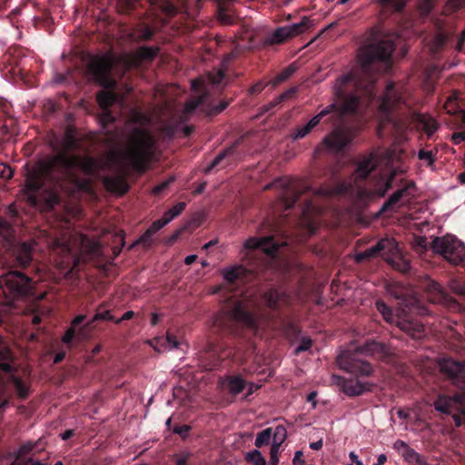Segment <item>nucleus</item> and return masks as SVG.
I'll return each mask as SVG.
<instances>
[{"label":"nucleus","instance_id":"f257e3e1","mask_svg":"<svg viewBox=\"0 0 465 465\" xmlns=\"http://www.w3.org/2000/svg\"><path fill=\"white\" fill-rule=\"evenodd\" d=\"M394 50L395 44L391 39H381L362 46L358 54L359 65L336 81L335 94L341 103V111L334 104L327 106L305 125L298 127L292 134V139L304 138L322 120L330 123L334 114H355L361 97L372 98L375 95L377 74L391 69Z\"/></svg>","mask_w":465,"mask_h":465},{"label":"nucleus","instance_id":"f03ea898","mask_svg":"<svg viewBox=\"0 0 465 465\" xmlns=\"http://www.w3.org/2000/svg\"><path fill=\"white\" fill-rule=\"evenodd\" d=\"M76 167L86 175H94L100 163L92 156L64 152L40 160L26 175L24 191L27 202L43 212L52 211L61 203L59 189L64 184H80Z\"/></svg>","mask_w":465,"mask_h":465},{"label":"nucleus","instance_id":"7ed1b4c3","mask_svg":"<svg viewBox=\"0 0 465 465\" xmlns=\"http://www.w3.org/2000/svg\"><path fill=\"white\" fill-rule=\"evenodd\" d=\"M376 308L387 322L395 325L413 340H421L426 334L420 316L432 313L429 307L411 296L404 297L394 311L383 301H377Z\"/></svg>","mask_w":465,"mask_h":465},{"label":"nucleus","instance_id":"20e7f679","mask_svg":"<svg viewBox=\"0 0 465 465\" xmlns=\"http://www.w3.org/2000/svg\"><path fill=\"white\" fill-rule=\"evenodd\" d=\"M440 371L452 381L462 393H456L452 398L440 396L434 401L436 411L451 415L456 426L465 422V365L451 358H442L439 361Z\"/></svg>","mask_w":465,"mask_h":465},{"label":"nucleus","instance_id":"39448f33","mask_svg":"<svg viewBox=\"0 0 465 465\" xmlns=\"http://www.w3.org/2000/svg\"><path fill=\"white\" fill-rule=\"evenodd\" d=\"M392 354L391 347L381 341H368L363 345L342 351L337 357V363L341 369L356 376H370L372 366L363 359V356H371L384 360Z\"/></svg>","mask_w":465,"mask_h":465},{"label":"nucleus","instance_id":"423d86ee","mask_svg":"<svg viewBox=\"0 0 465 465\" xmlns=\"http://www.w3.org/2000/svg\"><path fill=\"white\" fill-rule=\"evenodd\" d=\"M240 327L253 329L256 319L248 311L245 302L232 296L226 306L214 317L212 332L237 334Z\"/></svg>","mask_w":465,"mask_h":465},{"label":"nucleus","instance_id":"0eeeda50","mask_svg":"<svg viewBox=\"0 0 465 465\" xmlns=\"http://www.w3.org/2000/svg\"><path fill=\"white\" fill-rule=\"evenodd\" d=\"M154 149V139L151 133L142 127H134L130 132L124 159L132 170L143 173L148 168Z\"/></svg>","mask_w":465,"mask_h":465},{"label":"nucleus","instance_id":"6e6552de","mask_svg":"<svg viewBox=\"0 0 465 465\" xmlns=\"http://www.w3.org/2000/svg\"><path fill=\"white\" fill-rule=\"evenodd\" d=\"M0 289L13 301H41L45 293L36 292V282L17 268H10L0 275Z\"/></svg>","mask_w":465,"mask_h":465},{"label":"nucleus","instance_id":"1a4fd4ad","mask_svg":"<svg viewBox=\"0 0 465 465\" xmlns=\"http://www.w3.org/2000/svg\"><path fill=\"white\" fill-rule=\"evenodd\" d=\"M431 249L454 265L461 263L465 259L464 243L451 234L435 237L431 242Z\"/></svg>","mask_w":465,"mask_h":465},{"label":"nucleus","instance_id":"9d476101","mask_svg":"<svg viewBox=\"0 0 465 465\" xmlns=\"http://www.w3.org/2000/svg\"><path fill=\"white\" fill-rule=\"evenodd\" d=\"M260 265L247 268L243 265L227 267L222 270L221 273L225 282V285H220L215 288L213 292H219L223 288L233 290L240 284H246L259 277Z\"/></svg>","mask_w":465,"mask_h":465},{"label":"nucleus","instance_id":"9b49d317","mask_svg":"<svg viewBox=\"0 0 465 465\" xmlns=\"http://www.w3.org/2000/svg\"><path fill=\"white\" fill-rule=\"evenodd\" d=\"M231 354L232 351L225 349L223 343L209 341L205 349L201 352L200 364L206 371L217 370Z\"/></svg>","mask_w":465,"mask_h":465},{"label":"nucleus","instance_id":"f8f14e48","mask_svg":"<svg viewBox=\"0 0 465 465\" xmlns=\"http://www.w3.org/2000/svg\"><path fill=\"white\" fill-rule=\"evenodd\" d=\"M275 187L282 188L279 197L281 198L285 210L292 208L299 201L302 194L311 191L308 186H302L301 183L292 179H280L274 182Z\"/></svg>","mask_w":465,"mask_h":465},{"label":"nucleus","instance_id":"ddd939ff","mask_svg":"<svg viewBox=\"0 0 465 465\" xmlns=\"http://www.w3.org/2000/svg\"><path fill=\"white\" fill-rule=\"evenodd\" d=\"M310 19L304 16L300 23L278 27L265 38L264 43L269 45L282 44L305 32L310 27Z\"/></svg>","mask_w":465,"mask_h":465},{"label":"nucleus","instance_id":"4468645a","mask_svg":"<svg viewBox=\"0 0 465 465\" xmlns=\"http://www.w3.org/2000/svg\"><path fill=\"white\" fill-rule=\"evenodd\" d=\"M406 104L405 93L402 86H398L394 82H389L382 95L380 105L381 110L389 114L401 108Z\"/></svg>","mask_w":465,"mask_h":465},{"label":"nucleus","instance_id":"2eb2a0df","mask_svg":"<svg viewBox=\"0 0 465 465\" xmlns=\"http://www.w3.org/2000/svg\"><path fill=\"white\" fill-rule=\"evenodd\" d=\"M262 302L272 312L273 316L280 318L285 314V310L291 305L292 299L284 292L272 288L263 292Z\"/></svg>","mask_w":465,"mask_h":465},{"label":"nucleus","instance_id":"dca6fc26","mask_svg":"<svg viewBox=\"0 0 465 465\" xmlns=\"http://www.w3.org/2000/svg\"><path fill=\"white\" fill-rule=\"evenodd\" d=\"M89 71L96 83L104 88H113L115 84L111 76L112 63L104 57L93 60L89 64Z\"/></svg>","mask_w":465,"mask_h":465},{"label":"nucleus","instance_id":"f3484780","mask_svg":"<svg viewBox=\"0 0 465 465\" xmlns=\"http://www.w3.org/2000/svg\"><path fill=\"white\" fill-rule=\"evenodd\" d=\"M426 299L432 304H447L450 302L448 292L443 287L430 278L423 282Z\"/></svg>","mask_w":465,"mask_h":465},{"label":"nucleus","instance_id":"a211bd4d","mask_svg":"<svg viewBox=\"0 0 465 465\" xmlns=\"http://www.w3.org/2000/svg\"><path fill=\"white\" fill-rule=\"evenodd\" d=\"M396 249V243L393 239H381L375 245L356 254L357 262H362L371 258L382 255L384 252H392Z\"/></svg>","mask_w":465,"mask_h":465},{"label":"nucleus","instance_id":"6ab92c4d","mask_svg":"<svg viewBox=\"0 0 465 465\" xmlns=\"http://www.w3.org/2000/svg\"><path fill=\"white\" fill-rule=\"evenodd\" d=\"M272 241L273 237L272 236L249 238L243 244L244 249L248 251L245 255H250L252 252H255L256 251L272 255L278 250V245L272 243Z\"/></svg>","mask_w":465,"mask_h":465},{"label":"nucleus","instance_id":"aec40b11","mask_svg":"<svg viewBox=\"0 0 465 465\" xmlns=\"http://www.w3.org/2000/svg\"><path fill=\"white\" fill-rule=\"evenodd\" d=\"M379 163L380 161L375 153L361 156L354 173L355 180H365L377 168Z\"/></svg>","mask_w":465,"mask_h":465},{"label":"nucleus","instance_id":"412c9836","mask_svg":"<svg viewBox=\"0 0 465 465\" xmlns=\"http://www.w3.org/2000/svg\"><path fill=\"white\" fill-rule=\"evenodd\" d=\"M337 379V383L341 390L349 397L360 396L365 391H371V384L369 382H361L359 380L342 377H338Z\"/></svg>","mask_w":465,"mask_h":465},{"label":"nucleus","instance_id":"4be33fe9","mask_svg":"<svg viewBox=\"0 0 465 465\" xmlns=\"http://www.w3.org/2000/svg\"><path fill=\"white\" fill-rule=\"evenodd\" d=\"M35 242H24L19 243L14 250V261L17 267L27 268L33 261Z\"/></svg>","mask_w":465,"mask_h":465},{"label":"nucleus","instance_id":"5701e85b","mask_svg":"<svg viewBox=\"0 0 465 465\" xmlns=\"http://www.w3.org/2000/svg\"><path fill=\"white\" fill-rule=\"evenodd\" d=\"M103 183L108 192L118 195L125 194L130 189L124 176H106Z\"/></svg>","mask_w":465,"mask_h":465},{"label":"nucleus","instance_id":"b1692460","mask_svg":"<svg viewBox=\"0 0 465 465\" xmlns=\"http://www.w3.org/2000/svg\"><path fill=\"white\" fill-rule=\"evenodd\" d=\"M347 143V137L341 130H334L325 136L322 141V144L331 151H341Z\"/></svg>","mask_w":465,"mask_h":465},{"label":"nucleus","instance_id":"393cba45","mask_svg":"<svg viewBox=\"0 0 465 465\" xmlns=\"http://www.w3.org/2000/svg\"><path fill=\"white\" fill-rule=\"evenodd\" d=\"M216 3V15L218 21L225 25L233 24L234 18L229 14V5L231 0H214Z\"/></svg>","mask_w":465,"mask_h":465},{"label":"nucleus","instance_id":"a878e982","mask_svg":"<svg viewBox=\"0 0 465 465\" xmlns=\"http://www.w3.org/2000/svg\"><path fill=\"white\" fill-rule=\"evenodd\" d=\"M414 183H411L407 184L406 186L402 187L401 189L397 190L395 193H393L388 200L382 204L380 213H385L389 210H391L392 207L397 204L403 196L408 194V192L410 188L413 187Z\"/></svg>","mask_w":465,"mask_h":465},{"label":"nucleus","instance_id":"bb28decb","mask_svg":"<svg viewBox=\"0 0 465 465\" xmlns=\"http://www.w3.org/2000/svg\"><path fill=\"white\" fill-rule=\"evenodd\" d=\"M300 208L303 221L310 223L311 231L312 232H314L315 228L311 223V218L313 214L319 212L318 206L312 200L305 199L302 204L300 205Z\"/></svg>","mask_w":465,"mask_h":465},{"label":"nucleus","instance_id":"cd10ccee","mask_svg":"<svg viewBox=\"0 0 465 465\" xmlns=\"http://www.w3.org/2000/svg\"><path fill=\"white\" fill-rule=\"evenodd\" d=\"M225 381L230 393L233 395H237L243 391L247 385L246 381L239 374L228 375L225 377Z\"/></svg>","mask_w":465,"mask_h":465},{"label":"nucleus","instance_id":"c85d7f7f","mask_svg":"<svg viewBox=\"0 0 465 465\" xmlns=\"http://www.w3.org/2000/svg\"><path fill=\"white\" fill-rule=\"evenodd\" d=\"M10 382L13 383L17 397L21 401H25L29 397L30 394V385L25 383L20 377L11 375L9 377Z\"/></svg>","mask_w":465,"mask_h":465},{"label":"nucleus","instance_id":"c756f323","mask_svg":"<svg viewBox=\"0 0 465 465\" xmlns=\"http://www.w3.org/2000/svg\"><path fill=\"white\" fill-rule=\"evenodd\" d=\"M13 355L9 348L0 346V370L5 373H11L14 371V368L11 364Z\"/></svg>","mask_w":465,"mask_h":465},{"label":"nucleus","instance_id":"7c9ffc66","mask_svg":"<svg viewBox=\"0 0 465 465\" xmlns=\"http://www.w3.org/2000/svg\"><path fill=\"white\" fill-rule=\"evenodd\" d=\"M151 6H157L163 14L173 16L177 13L176 5L171 0H149Z\"/></svg>","mask_w":465,"mask_h":465},{"label":"nucleus","instance_id":"2f4dec72","mask_svg":"<svg viewBox=\"0 0 465 465\" xmlns=\"http://www.w3.org/2000/svg\"><path fill=\"white\" fill-rule=\"evenodd\" d=\"M97 321H110V322H115V319L114 317L111 314L110 311H104V312H97L93 319L87 322L86 324L81 326L79 329H78V334L82 335L84 334V332L88 329L90 328L93 323H94L95 322Z\"/></svg>","mask_w":465,"mask_h":465},{"label":"nucleus","instance_id":"473e14b6","mask_svg":"<svg viewBox=\"0 0 465 465\" xmlns=\"http://www.w3.org/2000/svg\"><path fill=\"white\" fill-rule=\"evenodd\" d=\"M391 182L388 180L384 183V187L378 190L375 193H372L365 188H359L358 192H357V197L361 201L368 200V199L371 198L373 194H377L378 196L382 197L385 195V193L391 188Z\"/></svg>","mask_w":465,"mask_h":465},{"label":"nucleus","instance_id":"72a5a7b5","mask_svg":"<svg viewBox=\"0 0 465 465\" xmlns=\"http://www.w3.org/2000/svg\"><path fill=\"white\" fill-rule=\"evenodd\" d=\"M158 46H141L136 51L137 57L142 61H153L159 54Z\"/></svg>","mask_w":465,"mask_h":465},{"label":"nucleus","instance_id":"f704fd0d","mask_svg":"<svg viewBox=\"0 0 465 465\" xmlns=\"http://www.w3.org/2000/svg\"><path fill=\"white\" fill-rule=\"evenodd\" d=\"M238 146V142H235L231 146L227 147L221 153H219L215 158L212 161L211 164L205 169V173H210L213 168L219 165V163L227 156L232 155Z\"/></svg>","mask_w":465,"mask_h":465},{"label":"nucleus","instance_id":"c9c22d12","mask_svg":"<svg viewBox=\"0 0 465 465\" xmlns=\"http://www.w3.org/2000/svg\"><path fill=\"white\" fill-rule=\"evenodd\" d=\"M296 69H297V67L294 65V64H292L289 66L285 67L280 74H278L271 81V84L272 86H277L278 84L285 82L294 74Z\"/></svg>","mask_w":465,"mask_h":465},{"label":"nucleus","instance_id":"e433bc0d","mask_svg":"<svg viewBox=\"0 0 465 465\" xmlns=\"http://www.w3.org/2000/svg\"><path fill=\"white\" fill-rule=\"evenodd\" d=\"M394 449L401 455L405 461L410 460L411 456L416 452V450L411 448L406 442L403 440H398L394 443Z\"/></svg>","mask_w":465,"mask_h":465},{"label":"nucleus","instance_id":"4c0bfd02","mask_svg":"<svg viewBox=\"0 0 465 465\" xmlns=\"http://www.w3.org/2000/svg\"><path fill=\"white\" fill-rule=\"evenodd\" d=\"M5 217L14 225H19L22 223V217L20 212L16 208L15 203H11L7 206L5 212Z\"/></svg>","mask_w":465,"mask_h":465},{"label":"nucleus","instance_id":"58836bf2","mask_svg":"<svg viewBox=\"0 0 465 465\" xmlns=\"http://www.w3.org/2000/svg\"><path fill=\"white\" fill-rule=\"evenodd\" d=\"M287 437V430L284 426L278 425L274 430L272 429V443L273 446L281 447Z\"/></svg>","mask_w":465,"mask_h":465},{"label":"nucleus","instance_id":"ea45409f","mask_svg":"<svg viewBox=\"0 0 465 465\" xmlns=\"http://www.w3.org/2000/svg\"><path fill=\"white\" fill-rule=\"evenodd\" d=\"M272 428H267V429L262 430L256 436L255 442H254L255 446L257 448H262L263 446H267L272 440Z\"/></svg>","mask_w":465,"mask_h":465},{"label":"nucleus","instance_id":"a19ab883","mask_svg":"<svg viewBox=\"0 0 465 465\" xmlns=\"http://www.w3.org/2000/svg\"><path fill=\"white\" fill-rule=\"evenodd\" d=\"M137 5L138 0H117L116 8L121 14H131Z\"/></svg>","mask_w":465,"mask_h":465},{"label":"nucleus","instance_id":"79ce46f5","mask_svg":"<svg viewBox=\"0 0 465 465\" xmlns=\"http://www.w3.org/2000/svg\"><path fill=\"white\" fill-rule=\"evenodd\" d=\"M186 207V203L184 202H179L173 208L169 209L163 213V218L169 223L175 217L180 215Z\"/></svg>","mask_w":465,"mask_h":465},{"label":"nucleus","instance_id":"37998d69","mask_svg":"<svg viewBox=\"0 0 465 465\" xmlns=\"http://www.w3.org/2000/svg\"><path fill=\"white\" fill-rule=\"evenodd\" d=\"M97 101L102 107H109L115 101V94L113 92L101 91L97 94Z\"/></svg>","mask_w":465,"mask_h":465},{"label":"nucleus","instance_id":"c03bdc74","mask_svg":"<svg viewBox=\"0 0 465 465\" xmlns=\"http://www.w3.org/2000/svg\"><path fill=\"white\" fill-rule=\"evenodd\" d=\"M393 269L400 271L401 272H408L411 270V263L408 260L399 256L391 262Z\"/></svg>","mask_w":465,"mask_h":465},{"label":"nucleus","instance_id":"a18cd8bd","mask_svg":"<svg viewBox=\"0 0 465 465\" xmlns=\"http://www.w3.org/2000/svg\"><path fill=\"white\" fill-rule=\"evenodd\" d=\"M246 460L253 465H266V460L261 451L254 450L246 455Z\"/></svg>","mask_w":465,"mask_h":465},{"label":"nucleus","instance_id":"49530a36","mask_svg":"<svg viewBox=\"0 0 465 465\" xmlns=\"http://www.w3.org/2000/svg\"><path fill=\"white\" fill-rule=\"evenodd\" d=\"M14 224L5 216H0V232L9 236L15 233Z\"/></svg>","mask_w":465,"mask_h":465},{"label":"nucleus","instance_id":"de8ad7c7","mask_svg":"<svg viewBox=\"0 0 465 465\" xmlns=\"http://www.w3.org/2000/svg\"><path fill=\"white\" fill-rule=\"evenodd\" d=\"M153 233L151 232V231H148L146 230L143 235H141L132 245L134 246V245H137V244H142L143 247L145 248H148L152 245L153 243V240H152V237H153Z\"/></svg>","mask_w":465,"mask_h":465},{"label":"nucleus","instance_id":"09e8293b","mask_svg":"<svg viewBox=\"0 0 465 465\" xmlns=\"http://www.w3.org/2000/svg\"><path fill=\"white\" fill-rule=\"evenodd\" d=\"M418 158L420 160L426 161L428 165H432L436 160V153H434L432 151L420 149L418 152Z\"/></svg>","mask_w":465,"mask_h":465},{"label":"nucleus","instance_id":"8fccbe9b","mask_svg":"<svg viewBox=\"0 0 465 465\" xmlns=\"http://www.w3.org/2000/svg\"><path fill=\"white\" fill-rule=\"evenodd\" d=\"M450 290L460 295L465 296V282L459 280H451L450 282Z\"/></svg>","mask_w":465,"mask_h":465},{"label":"nucleus","instance_id":"3c124183","mask_svg":"<svg viewBox=\"0 0 465 465\" xmlns=\"http://www.w3.org/2000/svg\"><path fill=\"white\" fill-rule=\"evenodd\" d=\"M154 35V31L148 25H144L141 28L138 35V39L140 41H149Z\"/></svg>","mask_w":465,"mask_h":465},{"label":"nucleus","instance_id":"603ef678","mask_svg":"<svg viewBox=\"0 0 465 465\" xmlns=\"http://www.w3.org/2000/svg\"><path fill=\"white\" fill-rule=\"evenodd\" d=\"M13 132L10 130L9 125L5 123L0 126V143H5L10 140Z\"/></svg>","mask_w":465,"mask_h":465},{"label":"nucleus","instance_id":"864d4df0","mask_svg":"<svg viewBox=\"0 0 465 465\" xmlns=\"http://www.w3.org/2000/svg\"><path fill=\"white\" fill-rule=\"evenodd\" d=\"M406 462L410 465H430L426 458L417 451Z\"/></svg>","mask_w":465,"mask_h":465},{"label":"nucleus","instance_id":"5fc2aeb1","mask_svg":"<svg viewBox=\"0 0 465 465\" xmlns=\"http://www.w3.org/2000/svg\"><path fill=\"white\" fill-rule=\"evenodd\" d=\"M192 430L190 425H175L173 429V433L178 434L183 440L187 439L189 431Z\"/></svg>","mask_w":465,"mask_h":465},{"label":"nucleus","instance_id":"6e6d98bb","mask_svg":"<svg viewBox=\"0 0 465 465\" xmlns=\"http://www.w3.org/2000/svg\"><path fill=\"white\" fill-rule=\"evenodd\" d=\"M174 181V177L173 176H171L169 177L168 179H166L165 181L158 183L157 185H155L153 188V193L155 194V195H158L160 193H162L166 188L169 187V185Z\"/></svg>","mask_w":465,"mask_h":465},{"label":"nucleus","instance_id":"4d7b16f0","mask_svg":"<svg viewBox=\"0 0 465 465\" xmlns=\"http://www.w3.org/2000/svg\"><path fill=\"white\" fill-rule=\"evenodd\" d=\"M225 78V73L223 70H219L215 73L209 74V80L212 84L219 85L223 83Z\"/></svg>","mask_w":465,"mask_h":465},{"label":"nucleus","instance_id":"13d9d810","mask_svg":"<svg viewBox=\"0 0 465 465\" xmlns=\"http://www.w3.org/2000/svg\"><path fill=\"white\" fill-rule=\"evenodd\" d=\"M312 345V341L310 338H302L299 345L295 349V354L298 355L301 352L308 351Z\"/></svg>","mask_w":465,"mask_h":465},{"label":"nucleus","instance_id":"bf43d9fd","mask_svg":"<svg viewBox=\"0 0 465 465\" xmlns=\"http://www.w3.org/2000/svg\"><path fill=\"white\" fill-rule=\"evenodd\" d=\"M76 335V328H74V326H70L64 332V336L62 337V341L64 343V344H71V342L73 341V340L74 339Z\"/></svg>","mask_w":465,"mask_h":465},{"label":"nucleus","instance_id":"052dcab7","mask_svg":"<svg viewBox=\"0 0 465 465\" xmlns=\"http://www.w3.org/2000/svg\"><path fill=\"white\" fill-rule=\"evenodd\" d=\"M418 7L422 14H430L433 8V0H419Z\"/></svg>","mask_w":465,"mask_h":465},{"label":"nucleus","instance_id":"680f3d73","mask_svg":"<svg viewBox=\"0 0 465 465\" xmlns=\"http://www.w3.org/2000/svg\"><path fill=\"white\" fill-rule=\"evenodd\" d=\"M228 105H229L228 101H221L219 103V104L212 106L210 108L208 114L212 115V116L217 115V114H221L223 110H225Z\"/></svg>","mask_w":465,"mask_h":465},{"label":"nucleus","instance_id":"e2e57ef3","mask_svg":"<svg viewBox=\"0 0 465 465\" xmlns=\"http://www.w3.org/2000/svg\"><path fill=\"white\" fill-rule=\"evenodd\" d=\"M166 224H168V223L165 221L163 217H162L161 219L154 221L147 230L151 231V232L154 234Z\"/></svg>","mask_w":465,"mask_h":465},{"label":"nucleus","instance_id":"0e129e2a","mask_svg":"<svg viewBox=\"0 0 465 465\" xmlns=\"http://www.w3.org/2000/svg\"><path fill=\"white\" fill-rule=\"evenodd\" d=\"M12 168L5 163H0V177L3 179H11L13 177Z\"/></svg>","mask_w":465,"mask_h":465},{"label":"nucleus","instance_id":"69168bd1","mask_svg":"<svg viewBox=\"0 0 465 465\" xmlns=\"http://www.w3.org/2000/svg\"><path fill=\"white\" fill-rule=\"evenodd\" d=\"M33 449H34V445L30 442L23 444L22 446H20V448L17 451L16 460L30 453L33 450Z\"/></svg>","mask_w":465,"mask_h":465},{"label":"nucleus","instance_id":"338daca9","mask_svg":"<svg viewBox=\"0 0 465 465\" xmlns=\"http://www.w3.org/2000/svg\"><path fill=\"white\" fill-rule=\"evenodd\" d=\"M64 143H65L66 148H68V149H74L77 146V141H76L75 137L71 134H66L65 139H64Z\"/></svg>","mask_w":465,"mask_h":465},{"label":"nucleus","instance_id":"774afa93","mask_svg":"<svg viewBox=\"0 0 465 465\" xmlns=\"http://www.w3.org/2000/svg\"><path fill=\"white\" fill-rule=\"evenodd\" d=\"M280 447L272 445L270 455H271V462L272 465H277L278 464V452H279Z\"/></svg>","mask_w":465,"mask_h":465}]
</instances>
